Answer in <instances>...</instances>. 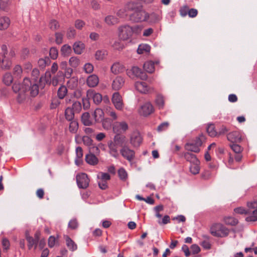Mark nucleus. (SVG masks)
Instances as JSON below:
<instances>
[{"label": "nucleus", "instance_id": "nucleus-26", "mask_svg": "<svg viewBox=\"0 0 257 257\" xmlns=\"http://www.w3.org/2000/svg\"><path fill=\"white\" fill-rule=\"evenodd\" d=\"M66 245L69 250L73 251L77 249V244L67 235L65 236Z\"/></svg>", "mask_w": 257, "mask_h": 257}, {"label": "nucleus", "instance_id": "nucleus-19", "mask_svg": "<svg viewBox=\"0 0 257 257\" xmlns=\"http://www.w3.org/2000/svg\"><path fill=\"white\" fill-rule=\"evenodd\" d=\"M99 78L96 75L92 74L89 76L87 79L86 83L90 87H94L97 85Z\"/></svg>", "mask_w": 257, "mask_h": 257}, {"label": "nucleus", "instance_id": "nucleus-34", "mask_svg": "<svg viewBox=\"0 0 257 257\" xmlns=\"http://www.w3.org/2000/svg\"><path fill=\"white\" fill-rule=\"evenodd\" d=\"M72 52L71 47L67 44L62 46L61 49V55L63 56H68Z\"/></svg>", "mask_w": 257, "mask_h": 257}, {"label": "nucleus", "instance_id": "nucleus-33", "mask_svg": "<svg viewBox=\"0 0 257 257\" xmlns=\"http://www.w3.org/2000/svg\"><path fill=\"white\" fill-rule=\"evenodd\" d=\"M68 92L67 88L64 85H61L57 91V95L59 99H63Z\"/></svg>", "mask_w": 257, "mask_h": 257}, {"label": "nucleus", "instance_id": "nucleus-53", "mask_svg": "<svg viewBox=\"0 0 257 257\" xmlns=\"http://www.w3.org/2000/svg\"><path fill=\"white\" fill-rule=\"evenodd\" d=\"M156 103L157 105L158 106L159 108H162L164 106V101L163 97L161 95L157 96L156 99Z\"/></svg>", "mask_w": 257, "mask_h": 257}, {"label": "nucleus", "instance_id": "nucleus-30", "mask_svg": "<svg viewBox=\"0 0 257 257\" xmlns=\"http://www.w3.org/2000/svg\"><path fill=\"white\" fill-rule=\"evenodd\" d=\"M105 22L109 26L114 25L118 23V19L114 16L108 15L105 18Z\"/></svg>", "mask_w": 257, "mask_h": 257}, {"label": "nucleus", "instance_id": "nucleus-4", "mask_svg": "<svg viewBox=\"0 0 257 257\" xmlns=\"http://www.w3.org/2000/svg\"><path fill=\"white\" fill-rule=\"evenodd\" d=\"M137 27L133 28L128 25H123L118 28V36L120 39L125 41L131 38Z\"/></svg>", "mask_w": 257, "mask_h": 257}, {"label": "nucleus", "instance_id": "nucleus-22", "mask_svg": "<svg viewBox=\"0 0 257 257\" xmlns=\"http://www.w3.org/2000/svg\"><path fill=\"white\" fill-rule=\"evenodd\" d=\"M10 24V20L7 17L0 18V30L7 29Z\"/></svg>", "mask_w": 257, "mask_h": 257}, {"label": "nucleus", "instance_id": "nucleus-43", "mask_svg": "<svg viewBox=\"0 0 257 257\" xmlns=\"http://www.w3.org/2000/svg\"><path fill=\"white\" fill-rule=\"evenodd\" d=\"M69 63L71 67L76 68L79 65L80 61L77 57H72L69 59Z\"/></svg>", "mask_w": 257, "mask_h": 257}, {"label": "nucleus", "instance_id": "nucleus-27", "mask_svg": "<svg viewBox=\"0 0 257 257\" xmlns=\"http://www.w3.org/2000/svg\"><path fill=\"white\" fill-rule=\"evenodd\" d=\"M26 238L28 241V248L31 249L34 246V248L36 249L37 246L38 241L35 239L33 237L27 234H26Z\"/></svg>", "mask_w": 257, "mask_h": 257}, {"label": "nucleus", "instance_id": "nucleus-29", "mask_svg": "<svg viewBox=\"0 0 257 257\" xmlns=\"http://www.w3.org/2000/svg\"><path fill=\"white\" fill-rule=\"evenodd\" d=\"M69 121L70 122L69 125V130L70 132L73 134L76 133L79 126L77 120L75 119Z\"/></svg>", "mask_w": 257, "mask_h": 257}, {"label": "nucleus", "instance_id": "nucleus-35", "mask_svg": "<svg viewBox=\"0 0 257 257\" xmlns=\"http://www.w3.org/2000/svg\"><path fill=\"white\" fill-rule=\"evenodd\" d=\"M144 70L150 73H153L155 70L154 64L152 61H148L144 64Z\"/></svg>", "mask_w": 257, "mask_h": 257}, {"label": "nucleus", "instance_id": "nucleus-12", "mask_svg": "<svg viewBox=\"0 0 257 257\" xmlns=\"http://www.w3.org/2000/svg\"><path fill=\"white\" fill-rule=\"evenodd\" d=\"M124 83V78L121 76H117L113 79L112 82V88L114 90L118 91L123 86Z\"/></svg>", "mask_w": 257, "mask_h": 257}, {"label": "nucleus", "instance_id": "nucleus-49", "mask_svg": "<svg viewBox=\"0 0 257 257\" xmlns=\"http://www.w3.org/2000/svg\"><path fill=\"white\" fill-rule=\"evenodd\" d=\"M230 147L233 151L236 154H239L241 152V147L237 144L232 143L230 144Z\"/></svg>", "mask_w": 257, "mask_h": 257}, {"label": "nucleus", "instance_id": "nucleus-57", "mask_svg": "<svg viewBox=\"0 0 257 257\" xmlns=\"http://www.w3.org/2000/svg\"><path fill=\"white\" fill-rule=\"evenodd\" d=\"M225 221L226 223L228 224H230L231 225H235L237 224L238 223V221L237 219L231 217H228L225 218Z\"/></svg>", "mask_w": 257, "mask_h": 257}, {"label": "nucleus", "instance_id": "nucleus-46", "mask_svg": "<svg viewBox=\"0 0 257 257\" xmlns=\"http://www.w3.org/2000/svg\"><path fill=\"white\" fill-rule=\"evenodd\" d=\"M164 206L162 205H158L154 207V210L155 212V216L158 218H161L162 215L160 213V211H163Z\"/></svg>", "mask_w": 257, "mask_h": 257}, {"label": "nucleus", "instance_id": "nucleus-45", "mask_svg": "<svg viewBox=\"0 0 257 257\" xmlns=\"http://www.w3.org/2000/svg\"><path fill=\"white\" fill-rule=\"evenodd\" d=\"M49 26L50 29L53 31L57 30L60 27L58 22L55 20H51Z\"/></svg>", "mask_w": 257, "mask_h": 257}, {"label": "nucleus", "instance_id": "nucleus-36", "mask_svg": "<svg viewBox=\"0 0 257 257\" xmlns=\"http://www.w3.org/2000/svg\"><path fill=\"white\" fill-rule=\"evenodd\" d=\"M151 49L150 46L146 44H140L137 49L138 54H143L144 52H149Z\"/></svg>", "mask_w": 257, "mask_h": 257}, {"label": "nucleus", "instance_id": "nucleus-42", "mask_svg": "<svg viewBox=\"0 0 257 257\" xmlns=\"http://www.w3.org/2000/svg\"><path fill=\"white\" fill-rule=\"evenodd\" d=\"M82 141L84 145L90 147L93 144V140L87 136H84L82 137Z\"/></svg>", "mask_w": 257, "mask_h": 257}, {"label": "nucleus", "instance_id": "nucleus-56", "mask_svg": "<svg viewBox=\"0 0 257 257\" xmlns=\"http://www.w3.org/2000/svg\"><path fill=\"white\" fill-rule=\"evenodd\" d=\"M55 41L57 44H60L62 43L63 35L60 32H57L55 34Z\"/></svg>", "mask_w": 257, "mask_h": 257}, {"label": "nucleus", "instance_id": "nucleus-51", "mask_svg": "<svg viewBox=\"0 0 257 257\" xmlns=\"http://www.w3.org/2000/svg\"><path fill=\"white\" fill-rule=\"evenodd\" d=\"M2 246L4 251H7L10 248V242L7 238H4L3 239Z\"/></svg>", "mask_w": 257, "mask_h": 257}, {"label": "nucleus", "instance_id": "nucleus-14", "mask_svg": "<svg viewBox=\"0 0 257 257\" xmlns=\"http://www.w3.org/2000/svg\"><path fill=\"white\" fill-rule=\"evenodd\" d=\"M125 67L119 62H116L114 63L110 68V71L113 74L116 75L124 72Z\"/></svg>", "mask_w": 257, "mask_h": 257}, {"label": "nucleus", "instance_id": "nucleus-6", "mask_svg": "<svg viewBox=\"0 0 257 257\" xmlns=\"http://www.w3.org/2000/svg\"><path fill=\"white\" fill-rule=\"evenodd\" d=\"M130 19L135 22H145L149 19V14L142 9H137L131 15Z\"/></svg>", "mask_w": 257, "mask_h": 257}, {"label": "nucleus", "instance_id": "nucleus-7", "mask_svg": "<svg viewBox=\"0 0 257 257\" xmlns=\"http://www.w3.org/2000/svg\"><path fill=\"white\" fill-rule=\"evenodd\" d=\"M119 153L121 156L130 163H132L135 158L136 153L135 151L131 149L127 145H124L121 148Z\"/></svg>", "mask_w": 257, "mask_h": 257}, {"label": "nucleus", "instance_id": "nucleus-47", "mask_svg": "<svg viewBox=\"0 0 257 257\" xmlns=\"http://www.w3.org/2000/svg\"><path fill=\"white\" fill-rule=\"evenodd\" d=\"M246 221H257V209H254L252 214L247 216L245 218Z\"/></svg>", "mask_w": 257, "mask_h": 257}, {"label": "nucleus", "instance_id": "nucleus-54", "mask_svg": "<svg viewBox=\"0 0 257 257\" xmlns=\"http://www.w3.org/2000/svg\"><path fill=\"white\" fill-rule=\"evenodd\" d=\"M159 219L158 220V223L160 225L166 224L170 222V216L168 215H165L162 218V220L160 219L161 218Z\"/></svg>", "mask_w": 257, "mask_h": 257}, {"label": "nucleus", "instance_id": "nucleus-11", "mask_svg": "<svg viewBox=\"0 0 257 257\" xmlns=\"http://www.w3.org/2000/svg\"><path fill=\"white\" fill-rule=\"evenodd\" d=\"M128 128V124L125 121L116 122L113 125V131L115 134L124 133Z\"/></svg>", "mask_w": 257, "mask_h": 257}, {"label": "nucleus", "instance_id": "nucleus-52", "mask_svg": "<svg viewBox=\"0 0 257 257\" xmlns=\"http://www.w3.org/2000/svg\"><path fill=\"white\" fill-rule=\"evenodd\" d=\"M93 66L90 63H86L83 67V69L86 73H91L93 70Z\"/></svg>", "mask_w": 257, "mask_h": 257}, {"label": "nucleus", "instance_id": "nucleus-41", "mask_svg": "<svg viewBox=\"0 0 257 257\" xmlns=\"http://www.w3.org/2000/svg\"><path fill=\"white\" fill-rule=\"evenodd\" d=\"M106 113L107 115L112 118V120H116L117 118V115L116 112L112 108L109 107L106 108Z\"/></svg>", "mask_w": 257, "mask_h": 257}, {"label": "nucleus", "instance_id": "nucleus-40", "mask_svg": "<svg viewBox=\"0 0 257 257\" xmlns=\"http://www.w3.org/2000/svg\"><path fill=\"white\" fill-rule=\"evenodd\" d=\"M13 80V78L12 74L10 73H6L3 77V82L7 85H10L11 84Z\"/></svg>", "mask_w": 257, "mask_h": 257}, {"label": "nucleus", "instance_id": "nucleus-5", "mask_svg": "<svg viewBox=\"0 0 257 257\" xmlns=\"http://www.w3.org/2000/svg\"><path fill=\"white\" fill-rule=\"evenodd\" d=\"M210 229L211 233L216 237H225L229 233L228 229L221 223L213 224Z\"/></svg>", "mask_w": 257, "mask_h": 257}, {"label": "nucleus", "instance_id": "nucleus-21", "mask_svg": "<svg viewBox=\"0 0 257 257\" xmlns=\"http://www.w3.org/2000/svg\"><path fill=\"white\" fill-rule=\"evenodd\" d=\"M85 160L88 164L91 165H95L98 162V160L96 155L92 154L87 155L85 157Z\"/></svg>", "mask_w": 257, "mask_h": 257}, {"label": "nucleus", "instance_id": "nucleus-58", "mask_svg": "<svg viewBox=\"0 0 257 257\" xmlns=\"http://www.w3.org/2000/svg\"><path fill=\"white\" fill-rule=\"evenodd\" d=\"M22 73V69L20 65H16L14 68V74L17 77H20Z\"/></svg>", "mask_w": 257, "mask_h": 257}, {"label": "nucleus", "instance_id": "nucleus-8", "mask_svg": "<svg viewBox=\"0 0 257 257\" xmlns=\"http://www.w3.org/2000/svg\"><path fill=\"white\" fill-rule=\"evenodd\" d=\"M130 142L133 147H140L143 142V137L141 133L138 131H134L130 136Z\"/></svg>", "mask_w": 257, "mask_h": 257}, {"label": "nucleus", "instance_id": "nucleus-3", "mask_svg": "<svg viewBox=\"0 0 257 257\" xmlns=\"http://www.w3.org/2000/svg\"><path fill=\"white\" fill-rule=\"evenodd\" d=\"M205 140V136L203 134H201L199 137L196 138L194 141L186 143L185 148L188 151L199 153L200 151V147Z\"/></svg>", "mask_w": 257, "mask_h": 257}, {"label": "nucleus", "instance_id": "nucleus-32", "mask_svg": "<svg viewBox=\"0 0 257 257\" xmlns=\"http://www.w3.org/2000/svg\"><path fill=\"white\" fill-rule=\"evenodd\" d=\"M200 161L199 162H195L193 164H190L189 167L190 172L193 175H196L199 173L200 171Z\"/></svg>", "mask_w": 257, "mask_h": 257}, {"label": "nucleus", "instance_id": "nucleus-31", "mask_svg": "<svg viewBox=\"0 0 257 257\" xmlns=\"http://www.w3.org/2000/svg\"><path fill=\"white\" fill-rule=\"evenodd\" d=\"M206 131L209 136L211 137L217 136V131L215 130V127L214 124L210 123L208 124Z\"/></svg>", "mask_w": 257, "mask_h": 257}, {"label": "nucleus", "instance_id": "nucleus-10", "mask_svg": "<svg viewBox=\"0 0 257 257\" xmlns=\"http://www.w3.org/2000/svg\"><path fill=\"white\" fill-rule=\"evenodd\" d=\"M111 101L115 108L118 110H122L124 107L122 98L118 92H114L111 98Z\"/></svg>", "mask_w": 257, "mask_h": 257}, {"label": "nucleus", "instance_id": "nucleus-59", "mask_svg": "<svg viewBox=\"0 0 257 257\" xmlns=\"http://www.w3.org/2000/svg\"><path fill=\"white\" fill-rule=\"evenodd\" d=\"M76 112H79L81 109V104L79 101H75L72 104V108Z\"/></svg>", "mask_w": 257, "mask_h": 257}, {"label": "nucleus", "instance_id": "nucleus-55", "mask_svg": "<svg viewBox=\"0 0 257 257\" xmlns=\"http://www.w3.org/2000/svg\"><path fill=\"white\" fill-rule=\"evenodd\" d=\"M68 227L71 229H75L78 226V223L76 219H71L68 223Z\"/></svg>", "mask_w": 257, "mask_h": 257}, {"label": "nucleus", "instance_id": "nucleus-37", "mask_svg": "<svg viewBox=\"0 0 257 257\" xmlns=\"http://www.w3.org/2000/svg\"><path fill=\"white\" fill-rule=\"evenodd\" d=\"M51 63V60L48 57H45L44 58H41L38 60V63L40 67L43 69L46 66L49 65Z\"/></svg>", "mask_w": 257, "mask_h": 257}, {"label": "nucleus", "instance_id": "nucleus-62", "mask_svg": "<svg viewBox=\"0 0 257 257\" xmlns=\"http://www.w3.org/2000/svg\"><path fill=\"white\" fill-rule=\"evenodd\" d=\"M169 125V124L167 122H163L158 126L157 130L159 132L165 131L168 128Z\"/></svg>", "mask_w": 257, "mask_h": 257}, {"label": "nucleus", "instance_id": "nucleus-24", "mask_svg": "<svg viewBox=\"0 0 257 257\" xmlns=\"http://www.w3.org/2000/svg\"><path fill=\"white\" fill-rule=\"evenodd\" d=\"M92 115L96 122L102 121L103 118V112L102 109L97 108L93 112Z\"/></svg>", "mask_w": 257, "mask_h": 257}, {"label": "nucleus", "instance_id": "nucleus-18", "mask_svg": "<svg viewBox=\"0 0 257 257\" xmlns=\"http://www.w3.org/2000/svg\"><path fill=\"white\" fill-rule=\"evenodd\" d=\"M51 78V72L49 71H46L45 74L44 75L41 76V77L40 78L39 82L40 85L43 87L46 84H50Z\"/></svg>", "mask_w": 257, "mask_h": 257}, {"label": "nucleus", "instance_id": "nucleus-61", "mask_svg": "<svg viewBox=\"0 0 257 257\" xmlns=\"http://www.w3.org/2000/svg\"><path fill=\"white\" fill-rule=\"evenodd\" d=\"M76 34V31L73 28L68 29L67 33V37L68 39H72L74 37Z\"/></svg>", "mask_w": 257, "mask_h": 257}, {"label": "nucleus", "instance_id": "nucleus-9", "mask_svg": "<svg viewBox=\"0 0 257 257\" xmlns=\"http://www.w3.org/2000/svg\"><path fill=\"white\" fill-rule=\"evenodd\" d=\"M76 182L79 188L86 189L89 186V179L86 174L81 173L76 176Z\"/></svg>", "mask_w": 257, "mask_h": 257}, {"label": "nucleus", "instance_id": "nucleus-28", "mask_svg": "<svg viewBox=\"0 0 257 257\" xmlns=\"http://www.w3.org/2000/svg\"><path fill=\"white\" fill-rule=\"evenodd\" d=\"M184 158L186 160L189 162L190 164L199 162V160L197 158L196 155L191 153H185L184 154Z\"/></svg>", "mask_w": 257, "mask_h": 257}, {"label": "nucleus", "instance_id": "nucleus-20", "mask_svg": "<svg viewBox=\"0 0 257 257\" xmlns=\"http://www.w3.org/2000/svg\"><path fill=\"white\" fill-rule=\"evenodd\" d=\"M85 48V45L81 41H77L74 43L73 45V49L75 54L80 55Z\"/></svg>", "mask_w": 257, "mask_h": 257}, {"label": "nucleus", "instance_id": "nucleus-25", "mask_svg": "<svg viewBox=\"0 0 257 257\" xmlns=\"http://www.w3.org/2000/svg\"><path fill=\"white\" fill-rule=\"evenodd\" d=\"M65 117L68 121L75 119L74 110L71 107H68L66 108L65 110Z\"/></svg>", "mask_w": 257, "mask_h": 257}, {"label": "nucleus", "instance_id": "nucleus-63", "mask_svg": "<svg viewBox=\"0 0 257 257\" xmlns=\"http://www.w3.org/2000/svg\"><path fill=\"white\" fill-rule=\"evenodd\" d=\"M103 127L105 129H108L111 126V122L108 118L103 119L102 121Z\"/></svg>", "mask_w": 257, "mask_h": 257}, {"label": "nucleus", "instance_id": "nucleus-2", "mask_svg": "<svg viewBox=\"0 0 257 257\" xmlns=\"http://www.w3.org/2000/svg\"><path fill=\"white\" fill-rule=\"evenodd\" d=\"M126 137L124 136L116 134L113 137V141L110 140L107 142L109 154L117 159L119 156L118 147L122 148L126 145Z\"/></svg>", "mask_w": 257, "mask_h": 257}, {"label": "nucleus", "instance_id": "nucleus-64", "mask_svg": "<svg viewBox=\"0 0 257 257\" xmlns=\"http://www.w3.org/2000/svg\"><path fill=\"white\" fill-rule=\"evenodd\" d=\"M149 19L152 23H156L159 20V16L155 13H152L149 15Z\"/></svg>", "mask_w": 257, "mask_h": 257}, {"label": "nucleus", "instance_id": "nucleus-13", "mask_svg": "<svg viewBox=\"0 0 257 257\" xmlns=\"http://www.w3.org/2000/svg\"><path fill=\"white\" fill-rule=\"evenodd\" d=\"M139 111L141 115L146 116L153 112L154 108L150 102H147L141 106Z\"/></svg>", "mask_w": 257, "mask_h": 257}, {"label": "nucleus", "instance_id": "nucleus-17", "mask_svg": "<svg viewBox=\"0 0 257 257\" xmlns=\"http://www.w3.org/2000/svg\"><path fill=\"white\" fill-rule=\"evenodd\" d=\"M135 87L137 90L141 93H147L150 92L149 88L146 82L137 81L135 83Z\"/></svg>", "mask_w": 257, "mask_h": 257}, {"label": "nucleus", "instance_id": "nucleus-1", "mask_svg": "<svg viewBox=\"0 0 257 257\" xmlns=\"http://www.w3.org/2000/svg\"><path fill=\"white\" fill-rule=\"evenodd\" d=\"M14 92L18 93L17 101L19 103H24L28 96L27 92H30L32 97H35L39 93V86L34 81L28 78L24 79L22 83H15L12 86Z\"/></svg>", "mask_w": 257, "mask_h": 257}, {"label": "nucleus", "instance_id": "nucleus-60", "mask_svg": "<svg viewBox=\"0 0 257 257\" xmlns=\"http://www.w3.org/2000/svg\"><path fill=\"white\" fill-rule=\"evenodd\" d=\"M85 22L81 20L78 19L75 22V27L76 29L81 30L85 25Z\"/></svg>", "mask_w": 257, "mask_h": 257}, {"label": "nucleus", "instance_id": "nucleus-50", "mask_svg": "<svg viewBox=\"0 0 257 257\" xmlns=\"http://www.w3.org/2000/svg\"><path fill=\"white\" fill-rule=\"evenodd\" d=\"M58 52L56 48L52 47L49 52V55L52 59H56L58 57Z\"/></svg>", "mask_w": 257, "mask_h": 257}, {"label": "nucleus", "instance_id": "nucleus-16", "mask_svg": "<svg viewBox=\"0 0 257 257\" xmlns=\"http://www.w3.org/2000/svg\"><path fill=\"white\" fill-rule=\"evenodd\" d=\"M227 138L231 143L239 142L241 140V135L237 131H234L228 134Z\"/></svg>", "mask_w": 257, "mask_h": 257}, {"label": "nucleus", "instance_id": "nucleus-15", "mask_svg": "<svg viewBox=\"0 0 257 257\" xmlns=\"http://www.w3.org/2000/svg\"><path fill=\"white\" fill-rule=\"evenodd\" d=\"M131 71L133 74L137 77L140 78L142 80H146L147 78V75L146 73L137 66L133 67Z\"/></svg>", "mask_w": 257, "mask_h": 257}, {"label": "nucleus", "instance_id": "nucleus-23", "mask_svg": "<svg viewBox=\"0 0 257 257\" xmlns=\"http://www.w3.org/2000/svg\"><path fill=\"white\" fill-rule=\"evenodd\" d=\"M87 96L92 97L94 102L96 104H99L102 100V96L99 93H93L88 92Z\"/></svg>", "mask_w": 257, "mask_h": 257}, {"label": "nucleus", "instance_id": "nucleus-39", "mask_svg": "<svg viewBox=\"0 0 257 257\" xmlns=\"http://www.w3.org/2000/svg\"><path fill=\"white\" fill-rule=\"evenodd\" d=\"M107 55V52L105 50H97L95 53V57L97 60H102Z\"/></svg>", "mask_w": 257, "mask_h": 257}, {"label": "nucleus", "instance_id": "nucleus-44", "mask_svg": "<svg viewBox=\"0 0 257 257\" xmlns=\"http://www.w3.org/2000/svg\"><path fill=\"white\" fill-rule=\"evenodd\" d=\"M89 150L90 154H94L95 155H98L100 154V150L99 149V147L94 145L93 144L89 148Z\"/></svg>", "mask_w": 257, "mask_h": 257}, {"label": "nucleus", "instance_id": "nucleus-38", "mask_svg": "<svg viewBox=\"0 0 257 257\" xmlns=\"http://www.w3.org/2000/svg\"><path fill=\"white\" fill-rule=\"evenodd\" d=\"M90 114L88 112H84L81 116V120L84 125L89 126L92 124V122L89 119Z\"/></svg>", "mask_w": 257, "mask_h": 257}, {"label": "nucleus", "instance_id": "nucleus-48", "mask_svg": "<svg viewBox=\"0 0 257 257\" xmlns=\"http://www.w3.org/2000/svg\"><path fill=\"white\" fill-rule=\"evenodd\" d=\"M118 175L121 180H124L127 178V174L126 171L122 168L118 170Z\"/></svg>", "mask_w": 257, "mask_h": 257}]
</instances>
